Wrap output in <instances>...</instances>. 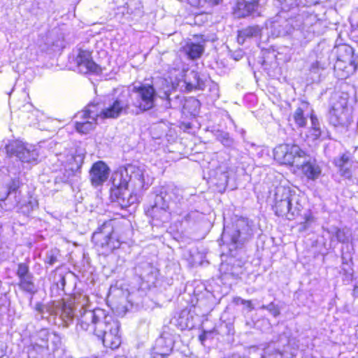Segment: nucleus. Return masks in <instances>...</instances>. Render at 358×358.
I'll return each instance as SVG.
<instances>
[{
    "label": "nucleus",
    "mask_w": 358,
    "mask_h": 358,
    "mask_svg": "<svg viewBox=\"0 0 358 358\" xmlns=\"http://www.w3.org/2000/svg\"><path fill=\"white\" fill-rule=\"evenodd\" d=\"M75 303L77 306H81L77 314V327L96 335L105 347L117 348L121 344L120 324L113 314L102 308L89 310L87 295L76 296Z\"/></svg>",
    "instance_id": "nucleus-1"
},
{
    "label": "nucleus",
    "mask_w": 358,
    "mask_h": 358,
    "mask_svg": "<svg viewBox=\"0 0 358 358\" xmlns=\"http://www.w3.org/2000/svg\"><path fill=\"white\" fill-rule=\"evenodd\" d=\"M110 198L122 208H127L138 201V192L147 189L149 182L145 178L143 168L129 165L124 171L113 173L111 178Z\"/></svg>",
    "instance_id": "nucleus-2"
},
{
    "label": "nucleus",
    "mask_w": 358,
    "mask_h": 358,
    "mask_svg": "<svg viewBox=\"0 0 358 358\" xmlns=\"http://www.w3.org/2000/svg\"><path fill=\"white\" fill-rule=\"evenodd\" d=\"M186 207L182 190L169 187L156 196L155 204L146 210V215L153 220L166 222L172 215H182Z\"/></svg>",
    "instance_id": "nucleus-3"
},
{
    "label": "nucleus",
    "mask_w": 358,
    "mask_h": 358,
    "mask_svg": "<svg viewBox=\"0 0 358 358\" xmlns=\"http://www.w3.org/2000/svg\"><path fill=\"white\" fill-rule=\"evenodd\" d=\"M274 199L275 203L273 208L275 214L278 216H286L289 220L299 215L303 208L299 195L294 191H292L289 187H278Z\"/></svg>",
    "instance_id": "nucleus-4"
},
{
    "label": "nucleus",
    "mask_w": 358,
    "mask_h": 358,
    "mask_svg": "<svg viewBox=\"0 0 358 358\" xmlns=\"http://www.w3.org/2000/svg\"><path fill=\"white\" fill-rule=\"evenodd\" d=\"M180 61H176V67L172 68L169 71V79L171 83L173 89H179L180 91L190 92L194 89H201L203 85V81L200 79L197 72L188 71L185 69H180Z\"/></svg>",
    "instance_id": "nucleus-5"
},
{
    "label": "nucleus",
    "mask_w": 358,
    "mask_h": 358,
    "mask_svg": "<svg viewBox=\"0 0 358 358\" xmlns=\"http://www.w3.org/2000/svg\"><path fill=\"white\" fill-rule=\"evenodd\" d=\"M337 59L334 64V72L339 79H345L353 74L357 69V57L353 48L347 45L337 47Z\"/></svg>",
    "instance_id": "nucleus-6"
},
{
    "label": "nucleus",
    "mask_w": 358,
    "mask_h": 358,
    "mask_svg": "<svg viewBox=\"0 0 358 358\" xmlns=\"http://www.w3.org/2000/svg\"><path fill=\"white\" fill-rule=\"evenodd\" d=\"M97 250L104 255H108L114 250L119 248L121 241L114 233L110 223H104L92 237Z\"/></svg>",
    "instance_id": "nucleus-7"
},
{
    "label": "nucleus",
    "mask_w": 358,
    "mask_h": 358,
    "mask_svg": "<svg viewBox=\"0 0 358 358\" xmlns=\"http://www.w3.org/2000/svg\"><path fill=\"white\" fill-rule=\"evenodd\" d=\"M156 92L154 87L150 85H141L139 87H134L129 90V101L131 108L134 106L141 111L151 109L155 106Z\"/></svg>",
    "instance_id": "nucleus-8"
},
{
    "label": "nucleus",
    "mask_w": 358,
    "mask_h": 358,
    "mask_svg": "<svg viewBox=\"0 0 358 358\" xmlns=\"http://www.w3.org/2000/svg\"><path fill=\"white\" fill-rule=\"evenodd\" d=\"M79 294H75L73 297V304L75 308L72 306V303L65 302L61 306L59 303H52V304L44 306L41 303L36 304V310L42 314V317H44L45 310L50 313L51 315H59L61 319L68 325V323L71 322L74 317H77V314L81 309V306H77L75 303V298Z\"/></svg>",
    "instance_id": "nucleus-9"
},
{
    "label": "nucleus",
    "mask_w": 358,
    "mask_h": 358,
    "mask_svg": "<svg viewBox=\"0 0 358 358\" xmlns=\"http://www.w3.org/2000/svg\"><path fill=\"white\" fill-rule=\"evenodd\" d=\"M96 105L99 108V116L100 120L116 118L121 114L127 113L130 111L134 112L131 108L129 90L128 89L123 90L107 107L103 108L99 105Z\"/></svg>",
    "instance_id": "nucleus-10"
},
{
    "label": "nucleus",
    "mask_w": 358,
    "mask_h": 358,
    "mask_svg": "<svg viewBox=\"0 0 358 358\" xmlns=\"http://www.w3.org/2000/svg\"><path fill=\"white\" fill-rule=\"evenodd\" d=\"M274 159L281 164L299 166L307 155L296 145L281 144L273 150Z\"/></svg>",
    "instance_id": "nucleus-11"
},
{
    "label": "nucleus",
    "mask_w": 358,
    "mask_h": 358,
    "mask_svg": "<svg viewBox=\"0 0 358 358\" xmlns=\"http://www.w3.org/2000/svg\"><path fill=\"white\" fill-rule=\"evenodd\" d=\"M99 108L94 103L89 104L85 110L78 112L75 115L78 120L76 122V129L80 134H87L93 130L99 123Z\"/></svg>",
    "instance_id": "nucleus-12"
},
{
    "label": "nucleus",
    "mask_w": 358,
    "mask_h": 358,
    "mask_svg": "<svg viewBox=\"0 0 358 358\" xmlns=\"http://www.w3.org/2000/svg\"><path fill=\"white\" fill-rule=\"evenodd\" d=\"M8 155L16 156L22 162L32 163L37 161L38 152L36 147L20 141H8L5 144Z\"/></svg>",
    "instance_id": "nucleus-13"
},
{
    "label": "nucleus",
    "mask_w": 358,
    "mask_h": 358,
    "mask_svg": "<svg viewBox=\"0 0 358 358\" xmlns=\"http://www.w3.org/2000/svg\"><path fill=\"white\" fill-rule=\"evenodd\" d=\"M351 110L348 106V99L341 96L332 103L329 113V121L334 127L347 126L350 121Z\"/></svg>",
    "instance_id": "nucleus-14"
},
{
    "label": "nucleus",
    "mask_w": 358,
    "mask_h": 358,
    "mask_svg": "<svg viewBox=\"0 0 358 358\" xmlns=\"http://www.w3.org/2000/svg\"><path fill=\"white\" fill-rule=\"evenodd\" d=\"M78 69L81 73L99 74L101 73V68L96 64L92 58V54L88 50H79L76 57Z\"/></svg>",
    "instance_id": "nucleus-15"
},
{
    "label": "nucleus",
    "mask_w": 358,
    "mask_h": 358,
    "mask_svg": "<svg viewBox=\"0 0 358 358\" xmlns=\"http://www.w3.org/2000/svg\"><path fill=\"white\" fill-rule=\"evenodd\" d=\"M233 13L238 18L245 17L250 15H259V1L258 0L237 1L234 8Z\"/></svg>",
    "instance_id": "nucleus-16"
},
{
    "label": "nucleus",
    "mask_w": 358,
    "mask_h": 358,
    "mask_svg": "<svg viewBox=\"0 0 358 358\" xmlns=\"http://www.w3.org/2000/svg\"><path fill=\"white\" fill-rule=\"evenodd\" d=\"M303 159L299 166L298 169L301 170L303 176L308 180L315 181L322 175V169L321 166L317 162L315 159Z\"/></svg>",
    "instance_id": "nucleus-17"
},
{
    "label": "nucleus",
    "mask_w": 358,
    "mask_h": 358,
    "mask_svg": "<svg viewBox=\"0 0 358 358\" xmlns=\"http://www.w3.org/2000/svg\"><path fill=\"white\" fill-rule=\"evenodd\" d=\"M110 169L103 162L99 161L94 163L90 171V178L92 185L98 187L103 185L108 178Z\"/></svg>",
    "instance_id": "nucleus-18"
},
{
    "label": "nucleus",
    "mask_w": 358,
    "mask_h": 358,
    "mask_svg": "<svg viewBox=\"0 0 358 358\" xmlns=\"http://www.w3.org/2000/svg\"><path fill=\"white\" fill-rule=\"evenodd\" d=\"M77 157L73 155H64L59 154L58 155V162L64 166V176L67 178L74 175L75 172L78 171L82 166L83 162V155H80V161L77 159Z\"/></svg>",
    "instance_id": "nucleus-19"
},
{
    "label": "nucleus",
    "mask_w": 358,
    "mask_h": 358,
    "mask_svg": "<svg viewBox=\"0 0 358 358\" xmlns=\"http://www.w3.org/2000/svg\"><path fill=\"white\" fill-rule=\"evenodd\" d=\"M334 164L338 169L340 175L346 178L352 177V168L355 164L354 161L348 154H343L341 156L336 157Z\"/></svg>",
    "instance_id": "nucleus-20"
},
{
    "label": "nucleus",
    "mask_w": 358,
    "mask_h": 358,
    "mask_svg": "<svg viewBox=\"0 0 358 358\" xmlns=\"http://www.w3.org/2000/svg\"><path fill=\"white\" fill-rule=\"evenodd\" d=\"M175 340L168 333L164 332L156 341V353L162 357L170 354L174 345Z\"/></svg>",
    "instance_id": "nucleus-21"
},
{
    "label": "nucleus",
    "mask_w": 358,
    "mask_h": 358,
    "mask_svg": "<svg viewBox=\"0 0 358 358\" xmlns=\"http://www.w3.org/2000/svg\"><path fill=\"white\" fill-rule=\"evenodd\" d=\"M310 120L311 127L306 134L308 140L314 142L317 140L325 139L327 137V134L324 131H322L317 117L315 115L311 114Z\"/></svg>",
    "instance_id": "nucleus-22"
},
{
    "label": "nucleus",
    "mask_w": 358,
    "mask_h": 358,
    "mask_svg": "<svg viewBox=\"0 0 358 358\" xmlns=\"http://www.w3.org/2000/svg\"><path fill=\"white\" fill-rule=\"evenodd\" d=\"M175 324L181 330L192 329L194 327L193 314L187 309L182 310L177 319Z\"/></svg>",
    "instance_id": "nucleus-23"
},
{
    "label": "nucleus",
    "mask_w": 358,
    "mask_h": 358,
    "mask_svg": "<svg viewBox=\"0 0 358 358\" xmlns=\"http://www.w3.org/2000/svg\"><path fill=\"white\" fill-rule=\"evenodd\" d=\"M184 52L192 59L200 57L203 52L204 48L199 43L187 42L183 47Z\"/></svg>",
    "instance_id": "nucleus-24"
},
{
    "label": "nucleus",
    "mask_w": 358,
    "mask_h": 358,
    "mask_svg": "<svg viewBox=\"0 0 358 358\" xmlns=\"http://www.w3.org/2000/svg\"><path fill=\"white\" fill-rule=\"evenodd\" d=\"M261 29L259 26H251L238 31V42L243 44L248 38L256 37L261 34Z\"/></svg>",
    "instance_id": "nucleus-25"
},
{
    "label": "nucleus",
    "mask_w": 358,
    "mask_h": 358,
    "mask_svg": "<svg viewBox=\"0 0 358 358\" xmlns=\"http://www.w3.org/2000/svg\"><path fill=\"white\" fill-rule=\"evenodd\" d=\"M38 339L40 341L37 345L42 348H48V342L51 338L54 342L58 340V336L55 332H50L46 329L40 330L37 335Z\"/></svg>",
    "instance_id": "nucleus-26"
},
{
    "label": "nucleus",
    "mask_w": 358,
    "mask_h": 358,
    "mask_svg": "<svg viewBox=\"0 0 358 358\" xmlns=\"http://www.w3.org/2000/svg\"><path fill=\"white\" fill-rule=\"evenodd\" d=\"M18 286L22 291L30 294H34L36 292L33 275H28L27 277L19 279Z\"/></svg>",
    "instance_id": "nucleus-27"
},
{
    "label": "nucleus",
    "mask_w": 358,
    "mask_h": 358,
    "mask_svg": "<svg viewBox=\"0 0 358 358\" xmlns=\"http://www.w3.org/2000/svg\"><path fill=\"white\" fill-rule=\"evenodd\" d=\"M327 231L331 236V240L336 238L337 241L341 243H347L349 241L350 236L348 231L345 229H341L336 227H331Z\"/></svg>",
    "instance_id": "nucleus-28"
},
{
    "label": "nucleus",
    "mask_w": 358,
    "mask_h": 358,
    "mask_svg": "<svg viewBox=\"0 0 358 358\" xmlns=\"http://www.w3.org/2000/svg\"><path fill=\"white\" fill-rule=\"evenodd\" d=\"M283 24L287 25V23L286 21H283L282 24L277 21H271L269 24H267V26L271 29V34L275 37H278L288 33V31L285 29Z\"/></svg>",
    "instance_id": "nucleus-29"
},
{
    "label": "nucleus",
    "mask_w": 358,
    "mask_h": 358,
    "mask_svg": "<svg viewBox=\"0 0 358 358\" xmlns=\"http://www.w3.org/2000/svg\"><path fill=\"white\" fill-rule=\"evenodd\" d=\"M20 184V182L18 179H13L8 185V192L6 193V199L8 201L12 199L13 194H15V197L20 196V191L19 190Z\"/></svg>",
    "instance_id": "nucleus-30"
},
{
    "label": "nucleus",
    "mask_w": 358,
    "mask_h": 358,
    "mask_svg": "<svg viewBox=\"0 0 358 358\" xmlns=\"http://www.w3.org/2000/svg\"><path fill=\"white\" fill-rule=\"evenodd\" d=\"M293 119L295 123L300 127H304L306 124V118L304 117L303 110L298 108L293 113Z\"/></svg>",
    "instance_id": "nucleus-31"
},
{
    "label": "nucleus",
    "mask_w": 358,
    "mask_h": 358,
    "mask_svg": "<svg viewBox=\"0 0 358 358\" xmlns=\"http://www.w3.org/2000/svg\"><path fill=\"white\" fill-rule=\"evenodd\" d=\"M304 221L300 224L299 230L303 231L307 230L315 222V218L311 212H307L303 215Z\"/></svg>",
    "instance_id": "nucleus-32"
},
{
    "label": "nucleus",
    "mask_w": 358,
    "mask_h": 358,
    "mask_svg": "<svg viewBox=\"0 0 358 358\" xmlns=\"http://www.w3.org/2000/svg\"><path fill=\"white\" fill-rule=\"evenodd\" d=\"M38 206V201L34 198L29 196L27 199L24 200V207L21 209L22 213H29Z\"/></svg>",
    "instance_id": "nucleus-33"
},
{
    "label": "nucleus",
    "mask_w": 358,
    "mask_h": 358,
    "mask_svg": "<svg viewBox=\"0 0 358 358\" xmlns=\"http://www.w3.org/2000/svg\"><path fill=\"white\" fill-rule=\"evenodd\" d=\"M28 275H32L29 272V266L25 263H20L18 264L17 270V276L19 279L27 277Z\"/></svg>",
    "instance_id": "nucleus-34"
},
{
    "label": "nucleus",
    "mask_w": 358,
    "mask_h": 358,
    "mask_svg": "<svg viewBox=\"0 0 358 358\" xmlns=\"http://www.w3.org/2000/svg\"><path fill=\"white\" fill-rule=\"evenodd\" d=\"M278 356H280L281 358H292L293 355L285 356L283 353L280 352L278 350H275L273 354H271L270 352V348H268L265 350L264 352V358H277Z\"/></svg>",
    "instance_id": "nucleus-35"
},
{
    "label": "nucleus",
    "mask_w": 358,
    "mask_h": 358,
    "mask_svg": "<svg viewBox=\"0 0 358 358\" xmlns=\"http://www.w3.org/2000/svg\"><path fill=\"white\" fill-rule=\"evenodd\" d=\"M13 199V201L11 203V206L10 208H18L19 210L23 209L24 207V198L22 197V194L20 193V196H15V194H13L12 199L10 200Z\"/></svg>",
    "instance_id": "nucleus-36"
},
{
    "label": "nucleus",
    "mask_w": 358,
    "mask_h": 358,
    "mask_svg": "<svg viewBox=\"0 0 358 358\" xmlns=\"http://www.w3.org/2000/svg\"><path fill=\"white\" fill-rule=\"evenodd\" d=\"M234 302L237 305H238V304L245 305L249 309L250 311H251L252 310L254 309V306H253L251 301L245 300L241 297H236L234 299Z\"/></svg>",
    "instance_id": "nucleus-37"
},
{
    "label": "nucleus",
    "mask_w": 358,
    "mask_h": 358,
    "mask_svg": "<svg viewBox=\"0 0 358 358\" xmlns=\"http://www.w3.org/2000/svg\"><path fill=\"white\" fill-rule=\"evenodd\" d=\"M57 252L51 250L46 255L45 262L52 266L57 262Z\"/></svg>",
    "instance_id": "nucleus-38"
},
{
    "label": "nucleus",
    "mask_w": 358,
    "mask_h": 358,
    "mask_svg": "<svg viewBox=\"0 0 358 358\" xmlns=\"http://www.w3.org/2000/svg\"><path fill=\"white\" fill-rule=\"evenodd\" d=\"M218 139L222 142L223 145L226 146H229L232 143V141L230 138L228 133H221L218 136Z\"/></svg>",
    "instance_id": "nucleus-39"
},
{
    "label": "nucleus",
    "mask_w": 358,
    "mask_h": 358,
    "mask_svg": "<svg viewBox=\"0 0 358 358\" xmlns=\"http://www.w3.org/2000/svg\"><path fill=\"white\" fill-rule=\"evenodd\" d=\"M229 236L231 237V242L236 245L241 242L239 240V238L241 236V231L240 230H234L231 232V234H229Z\"/></svg>",
    "instance_id": "nucleus-40"
},
{
    "label": "nucleus",
    "mask_w": 358,
    "mask_h": 358,
    "mask_svg": "<svg viewBox=\"0 0 358 358\" xmlns=\"http://www.w3.org/2000/svg\"><path fill=\"white\" fill-rule=\"evenodd\" d=\"M266 310L274 317H277L280 314L278 308L273 303H271L267 305Z\"/></svg>",
    "instance_id": "nucleus-41"
},
{
    "label": "nucleus",
    "mask_w": 358,
    "mask_h": 358,
    "mask_svg": "<svg viewBox=\"0 0 358 358\" xmlns=\"http://www.w3.org/2000/svg\"><path fill=\"white\" fill-rule=\"evenodd\" d=\"M320 69H323V67L320 66L318 62H313L310 66V71L313 72H316Z\"/></svg>",
    "instance_id": "nucleus-42"
},
{
    "label": "nucleus",
    "mask_w": 358,
    "mask_h": 358,
    "mask_svg": "<svg viewBox=\"0 0 358 358\" xmlns=\"http://www.w3.org/2000/svg\"><path fill=\"white\" fill-rule=\"evenodd\" d=\"M199 341L203 344L205 340L206 339V333L204 331L203 332L199 337Z\"/></svg>",
    "instance_id": "nucleus-43"
},
{
    "label": "nucleus",
    "mask_w": 358,
    "mask_h": 358,
    "mask_svg": "<svg viewBox=\"0 0 358 358\" xmlns=\"http://www.w3.org/2000/svg\"><path fill=\"white\" fill-rule=\"evenodd\" d=\"M169 96V90H166L164 91V95L162 96L161 97L162 99H167Z\"/></svg>",
    "instance_id": "nucleus-44"
},
{
    "label": "nucleus",
    "mask_w": 358,
    "mask_h": 358,
    "mask_svg": "<svg viewBox=\"0 0 358 358\" xmlns=\"http://www.w3.org/2000/svg\"><path fill=\"white\" fill-rule=\"evenodd\" d=\"M310 4H315L319 2V0H306Z\"/></svg>",
    "instance_id": "nucleus-45"
},
{
    "label": "nucleus",
    "mask_w": 358,
    "mask_h": 358,
    "mask_svg": "<svg viewBox=\"0 0 358 358\" xmlns=\"http://www.w3.org/2000/svg\"><path fill=\"white\" fill-rule=\"evenodd\" d=\"M229 234V232L227 231V229H225V228H224V232H223V237H224V238H226V236H227V234Z\"/></svg>",
    "instance_id": "nucleus-46"
},
{
    "label": "nucleus",
    "mask_w": 358,
    "mask_h": 358,
    "mask_svg": "<svg viewBox=\"0 0 358 358\" xmlns=\"http://www.w3.org/2000/svg\"><path fill=\"white\" fill-rule=\"evenodd\" d=\"M141 277L142 279H146L147 278V275L145 274H143V273L141 274Z\"/></svg>",
    "instance_id": "nucleus-47"
},
{
    "label": "nucleus",
    "mask_w": 358,
    "mask_h": 358,
    "mask_svg": "<svg viewBox=\"0 0 358 358\" xmlns=\"http://www.w3.org/2000/svg\"><path fill=\"white\" fill-rule=\"evenodd\" d=\"M266 306L267 305H262L260 308L263 310H266Z\"/></svg>",
    "instance_id": "nucleus-48"
},
{
    "label": "nucleus",
    "mask_w": 358,
    "mask_h": 358,
    "mask_svg": "<svg viewBox=\"0 0 358 358\" xmlns=\"http://www.w3.org/2000/svg\"><path fill=\"white\" fill-rule=\"evenodd\" d=\"M192 102H193V103H194V104H195V105H197V104H198V103H199V102H198V101H197V100H196V99H193V100H192Z\"/></svg>",
    "instance_id": "nucleus-49"
},
{
    "label": "nucleus",
    "mask_w": 358,
    "mask_h": 358,
    "mask_svg": "<svg viewBox=\"0 0 358 358\" xmlns=\"http://www.w3.org/2000/svg\"><path fill=\"white\" fill-rule=\"evenodd\" d=\"M241 223H244V221L243 220L238 221V223L237 224V226L240 225Z\"/></svg>",
    "instance_id": "nucleus-50"
},
{
    "label": "nucleus",
    "mask_w": 358,
    "mask_h": 358,
    "mask_svg": "<svg viewBox=\"0 0 358 358\" xmlns=\"http://www.w3.org/2000/svg\"><path fill=\"white\" fill-rule=\"evenodd\" d=\"M62 282L64 284V278H62Z\"/></svg>",
    "instance_id": "nucleus-51"
}]
</instances>
